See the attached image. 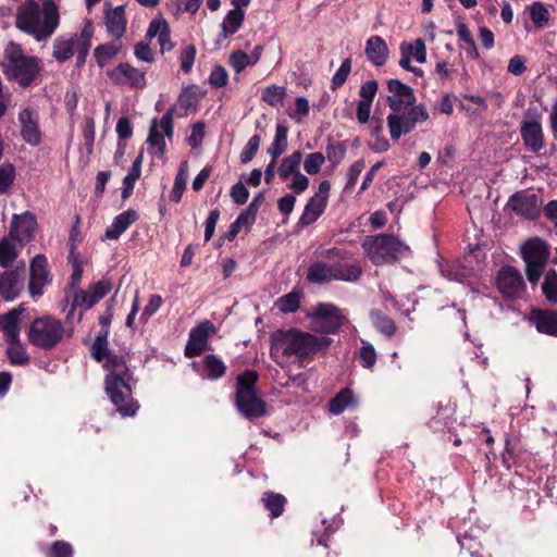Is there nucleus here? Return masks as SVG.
Segmentation results:
<instances>
[{
    "label": "nucleus",
    "instance_id": "1",
    "mask_svg": "<svg viewBox=\"0 0 557 557\" xmlns=\"http://www.w3.org/2000/svg\"><path fill=\"white\" fill-rule=\"evenodd\" d=\"M272 359L284 367L290 359L302 361L331 344V338L297 329L277 330L271 334Z\"/></svg>",
    "mask_w": 557,
    "mask_h": 557
},
{
    "label": "nucleus",
    "instance_id": "2",
    "mask_svg": "<svg viewBox=\"0 0 557 557\" xmlns=\"http://www.w3.org/2000/svg\"><path fill=\"white\" fill-rule=\"evenodd\" d=\"M60 24L59 8L53 0H25L16 10L15 26L36 41L48 40Z\"/></svg>",
    "mask_w": 557,
    "mask_h": 557
},
{
    "label": "nucleus",
    "instance_id": "3",
    "mask_svg": "<svg viewBox=\"0 0 557 557\" xmlns=\"http://www.w3.org/2000/svg\"><path fill=\"white\" fill-rule=\"evenodd\" d=\"M104 368L108 371L104 389L110 400L123 417L134 416L138 405L132 398V372L124 358L117 355H108Z\"/></svg>",
    "mask_w": 557,
    "mask_h": 557
},
{
    "label": "nucleus",
    "instance_id": "4",
    "mask_svg": "<svg viewBox=\"0 0 557 557\" xmlns=\"http://www.w3.org/2000/svg\"><path fill=\"white\" fill-rule=\"evenodd\" d=\"M2 65L5 75L15 79L22 87L29 86L40 70L39 60L36 57L26 55L21 46L14 42L5 47Z\"/></svg>",
    "mask_w": 557,
    "mask_h": 557
},
{
    "label": "nucleus",
    "instance_id": "5",
    "mask_svg": "<svg viewBox=\"0 0 557 557\" xmlns=\"http://www.w3.org/2000/svg\"><path fill=\"white\" fill-rule=\"evenodd\" d=\"M362 249L374 265H383L398 261L409 247L391 234L367 236Z\"/></svg>",
    "mask_w": 557,
    "mask_h": 557
},
{
    "label": "nucleus",
    "instance_id": "6",
    "mask_svg": "<svg viewBox=\"0 0 557 557\" xmlns=\"http://www.w3.org/2000/svg\"><path fill=\"white\" fill-rule=\"evenodd\" d=\"M73 327L65 329L62 322L51 315L36 318L28 330V341L41 349L54 348L65 336L71 337Z\"/></svg>",
    "mask_w": 557,
    "mask_h": 557
},
{
    "label": "nucleus",
    "instance_id": "7",
    "mask_svg": "<svg viewBox=\"0 0 557 557\" xmlns=\"http://www.w3.org/2000/svg\"><path fill=\"white\" fill-rule=\"evenodd\" d=\"M521 257L525 263L529 282H539L549 258L547 244L539 237L530 238L521 246Z\"/></svg>",
    "mask_w": 557,
    "mask_h": 557
},
{
    "label": "nucleus",
    "instance_id": "8",
    "mask_svg": "<svg viewBox=\"0 0 557 557\" xmlns=\"http://www.w3.org/2000/svg\"><path fill=\"white\" fill-rule=\"evenodd\" d=\"M428 119L429 112L424 104L393 111L386 117L391 138L398 140L403 135L411 133L416 128L417 123L425 122Z\"/></svg>",
    "mask_w": 557,
    "mask_h": 557
},
{
    "label": "nucleus",
    "instance_id": "9",
    "mask_svg": "<svg viewBox=\"0 0 557 557\" xmlns=\"http://www.w3.org/2000/svg\"><path fill=\"white\" fill-rule=\"evenodd\" d=\"M312 329L321 334L336 333L345 322V317L333 304H319L310 314Z\"/></svg>",
    "mask_w": 557,
    "mask_h": 557
},
{
    "label": "nucleus",
    "instance_id": "10",
    "mask_svg": "<svg viewBox=\"0 0 557 557\" xmlns=\"http://www.w3.org/2000/svg\"><path fill=\"white\" fill-rule=\"evenodd\" d=\"M496 284L500 294L510 299L519 298L525 287L520 271L510 265L503 267L498 271Z\"/></svg>",
    "mask_w": 557,
    "mask_h": 557
},
{
    "label": "nucleus",
    "instance_id": "11",
    "mask_svg": "<svg viewBox=\"0 0 557 557\" xmlns=\"http://www.w3.org/2000/svg\"><path fill=\"white\" fill-rule=\"evenodd\" d=\"M107 75L115 85H126L135 89H141L146 86L145 73L129 63H120L109 70Z\"/></svg>",
    "mask_w": 557,
    "mask_h": 557
},
{
    "label": "nucleus",
    "instance_id": "12",
    "mask_svg": "<svg viewBox=\"0 0 557 557\" xmlns=\"http://www.w3.org/2000/svg\"><path fill=\"white\" fill-rule=\"evenodd\" d=\"M112 285L108 280H100L89 286L88 289H77L74 293V307H81L84 310L90 309L107 294L110 293Z\"/></svg>",
    "mask_w": 557,
    "mask_h": 557
},
{
    "label": "nucleus",
    "instance_id": "13",
    "mask_svg": "<svg viewBox=\"0 0 557 557\" xmlns=\"http://www.w3.org/2000/svg\"><path fill=\"white\" fill-rule=\"evenodd\" d=\"M18 122L23 140L33 147L38 146L41 143L38 113L27 107L18 113Z\"/></svg>",
    "mask_w": 557,
    "mask_h": 557
},
{
    "label": "nucleus",
    "instance_id": "14",
    "mask_svg": "<svg viewBox=\"0 0 557 557\" xmlns=\"http://www.w3.org/2000/svg\"><path fill=\"white\" fill-rule=\"evenodd\" d=\"M237 410L249 420L258 419L267 413L265 403L257 395V391L235 395Z\"/></svg>",
    "mask_w": 557,
    "mask_h": 557
},
{
    "label": "nucleus",
    "instance_id": "15",
    "mask_svg": "<svg viewBox=\"0 0 557 557\" xmlns=\"http://www.w3.org/2000/svg\"><path fill=\"white\" fill-rule=\"evenodd\" d=\"M387 89L392 92V96L387 97V103L393 111L409 109L413 106L416 97L412 88L408 85L399 79H389L387 82Z\"/></svg>",
    "mask_w": 557,
    "mask_h": 557
},
{
    "label": "nucleus",
    "instance_id": "16",
    "mask_svg": "<svg viewBox=\"0 0 557 557\" xmlns=\"http://www.w3.org/2000/svg\"><path fill=\"white\" fill-rule=\"evenodd\" d=\"M158 126L164 132L165 136L171 138L173 135V108L169 109L163 116L161 117L159 124L157 119H153L150 128L149 135L147 138L148 145L157 148V152L162 156L165 151V141L163 136L158 132Z\"/></svg>",
    "mask_w": 557,
    "mask_h": 557
},
{
    "label": "nucleus",
    "instance_id": "17",
    "mask_svg": "<svg viewBox=\"0 0 557 557\" xmlns=\"http://www.w3.org/2000/svg\"><path fill=\"white\" fill-rule=\"evenodd\" d=\"M36 224V218L29 211H25L23 214H14L9 236L18 243L29 242L34 236Z\"/></svg>",
    "mask_w": 557,
    "mask_h": 557
},
{
    "label": "nucleus",
    "instance_id": "18",
    "mask_svg": "<svg viewBox=\"0 0 557 557\" xmlns=\"http://www.w3.org/2000/svg\"><path fill=\"white\" fill-rule=\"evenodd\" d=\"M25 272L24 265L16 267L12 271H7L0 276V296L11 301L15 299L23 289V275Z\"/></svg>",
    "mask_w": 557,
    "mask_h": 557
},
{
    "label": "nucleus",
    "instance_id": "19",
    "mask_svg": "<svg viewBox=\"0 0 557 557\" xmlns=\"http://www.w3.org/2000/svg\"><path fill=\"white\" fill-rule=\"evenodd\" d=\"M508 206L518 215L533 220L539 213V197L527 191L517 193L510 197Z\"/></svg>",
    "mask_w": 557,
    "mask_h": 557
},
{
    "label": "nucleus",
    "instance_id": "20",
    "mask_svg": "<svg viewBox=\"0 0 557 557\" xmlns=\"http://www.w3.org/2000/svg\"><path fill=\"white\" fill-rule=\"evenodd\" d=\"M47 258L37 255L30 263L29 293L33 297L42 295V288L48 282Z\"/></svg>",
    "mask_w": 557,
    "mask_h": 557
},
{
    "label": "nucleus",
    "instance_id": "21",
    "mask_svg": "<svg viewBox=\"0 0 557 557\" xmlns=\"http://www.w3.org/2000/svg\"><path fill=\"white\" fill-rule=\"evenodd\" d=\"M81 41V33H74L66 36H58L52 44V55L53 58L63 63L71 59L74 54L75 49L78 47Z\"/></svg>",
    "mask_w": 557,
    "mask_h": 557
},
{
    "label": "nucleus",
    "instance_id": "22",
    "mask_svg": "<svg viewBox=\"0 0 557 557\" xmlns=\"http://www.w3.org/2000/svg\"><path fill=\"white\" fill-rule=\"evenodd\" d=\"M520 135L528 151L539 152L544 147L541 123H521Z\"/></svg>",
    "mask_w": 557,
    "mask_h": 557
},
{
    "label": "nucleus",
    "instance_id": "23",
    "mask_svg": "<svg viewBox=\"0 0 557 557\" xmlns=\"http://www.w3.org/2000/svg\"><path fill=\"white\" fill-rule=\"evenodd\" d=\"M22 308H14L5 314L0 315V330L7 343H17L20 339V320Z\"/></svg>",
    "mask_w": 557,
    "mask_h": 557
},
{
    "label": "nucleus",
    "instance_id": "24",
    "mask_svg": "<svg viewBox=\"0 0 557 557\" xmlns=\"http://www.w3.org/2000/svg\"><path fill=\"white\" fill-rule=\"evenodd\" d=\"M146 37L149 39L158 37L161 53L170 51L174 47L173 42L171 41L170 25L165 20H152L147 29Z\"/></svg>",
    "mask_w": 557,
    "mask_h": 557
},
{
    "label": "nucleus",
    "instance_id": "25",
    "mask_svg": "<svg viewBox=\"0 0 557 557\" xmlns=\"http://www.w3.org/2000/svg\"><path fill=\"white\" fill-rule=\"evenodd\" d=\"M366 55L375 66H383L388 58V47L380 36H371L366 44Z\"/></svg>",
    "mask_w": 557,
    "mask_h": 557
},
{
    "label": "nucleus",
    "instance_id": "26",
    "mask_svg": "<svg viewBox=\"0 0 557 557\" xmlns=\"http://www.w3.org/2000/svg\"><path fill=\"white\" fill-rule=\"evenodd\" d=\"M104 22L108 33L116 39H120L126 30L125 9L117 5L113 10L106 12Z\"/></svg>",
    "mask_w": 557,
    "mask_h": 557
},
{
    "label": "nucleus",
    "instance_id": "27",
    "mask_svg": "<svg viewBox=\"0 0 557 557\" xmlns=\"http://www.w3.org/2000/svg\"><path fill=\"white\" fill-rule=\"evenodd\" d=\"M137 219L138 214L135 210H126L120 213L107 228L106 238L117 239Z\"/></svg>",
    "mask_w": 557,
    "mask_h": 557
},
{
    "label": "nucleus",
    "instance_id": "28",
    "mask_svg": "<svg viewBox=\"0 0 557 557\" xmlns=\"http://www.w3.org/2000/svg\"><path fill=\"white\" fill-rule=\"evenodd\" d=\"M532 321L540 333L557 335V312L549 310H535L532 312Z\"/></svg>",
    "mask_w": 557,
    "mask_h": 557
},
{
    "label": "nucleus",
    "instance_id": "29",
    "mask_svg": "<svg viewBox=\"0 0 557 557\" xmlns=\"http://www.w3.org/2000/svg\"><path fill=\"white\" fill-rule=\"evenodd\" d=\"M244 18L245 12L242 9H233L228 11L221 24V33L218 41L225 40L228 36L237 33L243 25Z\"/></svg>",
    "mask_w": 557,
    "mask_h": 557
},
{
    "label": "nucleus",
    "instance_id": "30",
    "mask_svg": "<svg viewBox=\"0 0 557 557\" xmlns=\"http://www.w3.org/2000/svg\"><path fill=\"white\" fill-rule=\"evenodd\" d=\"M94 35V25L90 21L86 22L83 29L81 30V41L78 47L75 49L76 54V66L82 67L88 57L91 47V37Z\"/></svg>",
    "mask_w": 557,
    "mask_h": 557
},
{
    "label": "nucleus",
    "instance_id": "31",
    "mask_svg": "<svg viewBox=\"0 0 557 557\" xmlns=\"http://www.w3.org/2000/svg\"><path fill=\"white\" fill-rule=\"evenodd\" d=\"M333 280L344 282H356L362 275V268L358 262L354 263H334L333 264Z\"/></svg>",
    "mask_w": 557,
    "mask_h": 557
},
{
    "label": "nucleus",
    "instance_id": "32",
    "mask_svg": "<svg viewBox=\"0 0 557 557\" xmlns=\"http://www.w3.org/2000/svg\"><path fill=\"white\" fill-rule=\"evenodd\" d=\"M333 264L315 261L308 268L307 280L311 283H326L333 280Z\"/></svg>",
    "mask_w": 557,
    "mask_h": 557
},
{
    "label": "nucleus",
    "instance_id": "33",
    "mask_svg": "<svg viewBox=\"0 0 557 557\" xmlns=\"http://www.w3.org/2000/svg\"><path fill=\"white\" fill-rule=\"evenodd\" d=\"M326 205L323 200H319L318 198L311 197L305 210L299 219V224L301 226H308L314 223L324 212Z\"/></svg>",
    "mask_w": 557,
    "mask_h": 557
},
{
    "label": "nucleus",
    "instance_id": "34",
    "mask_svg": "<svg viewBox=\"0 0 557 557\" xmlns=\"http://www.w3.org/2000/svg\"><path fill=\"white\" fill-rule=\"evenodd\" d=\"M354 393L349 388H344L330 401V411L333 414H341L347 407L356 406Z\"/></svg>",
    "mask_w": 557,
    "mask_h": 557
},
{
    "label": "nucleus",
    "instance_id": "35",
    "mask_svg": "<svg viewBox=\"0 0 557 557\" xmlns=\"http://www.w3.org/2000/svg\"><path fill=\"white\" fill-rule=\"evenodd\" d=\"M15 239L10 237L9 235L1 238L0 240V265L2 268L10 267L14 260L17 258V249Z\"/></svg>",
    "mask_w": 557,
    "mask_h": 557
},
{
    "label": "nucleus",
    "instance_id": "36",
    "mask_svg": "<svg viewBox=\"0 0 557 557\" xmlns=\"http://www.w3.org/2000/svg\"><path fill=\"white\" fill-rule=\"evenodd\" d=\"M302 160V153L300 151H294L290 156L285 157L278 168L280 177L286 181L292 175L299 171V165Z\"/></svg>",
    "mask_w": 557,
    "mask_h": 557
},
{
    "label": "nucleus",
    "instance_id": "37",
    "mask_svg": "<svg viewBox=\"0 0 557 557\" xmlns=\"http://www.w3.org/2000/svg\"><path fill=\"white\" fill-rule=\"evenodd\" d=\"M287 127L283 124H277L275 129V137L272 145L268 149V153L273 160H276L283 154L287 148Z\"/></svg>",
    "mask_w": 557,
    "mask_h": 557
},
{
    "label": "nucleus",
    "instance_id": "38",
    "mask_svg": "<svg viewBox=\"0 0 557 557\" xmlns=\"http://www.w3.org/2000/svg\"><path fill=\"white\" fill-rule=\"evenodd\" d=\"M261 500L264 507L271 512L272 518H277L283 513L286 498L282 494L265 492Z\"/></svg>",
    "mask_w": 557,
    "mask_h": 557
},
{
    "label": "nucleus",
    "instance_id": "39",
    "mask_svg": "<svg viewBox=\"0 0 557 557\" xmlns=\"http://www.w3.org/2000/svg\"><path fill=\"white\" fill-rule=\"evenodd\" d=\"M370 317L374 327L380 333L384 334L387 337H391L395 334L396 325L389 317L383 314L380 310L376 309L371 311Z\"/></svg>",
    "mask_w": 557,
    "mask_h": 557
},
{
    "label": "nucleus",
    "instance_id": "40",
    "mask_svg": "<svg viewBox=\"0 0 557 557\" xmlns=\"http://www.w3.org/2000/svg\"><path fill=\"white\" fill-rule=\"evenodd\" d=\"M187 181V161L181 163L178 172L174 180L173 188L170 193L171 201L178 203L186 188Z\"/></svg>",
    "mask_w": 557,
    "mask_h": 557
},
{
    "label": "nucleus",
    "instance_id": "41",
    "mask_svg": "<svg viewBox=\"0 0 557 557\" xmlns=\"http://www.w3.org/2000/svg\"><path fill=\"white\" fill-rule=\"evenodd\" d=\"M121 50V45L103 44L95 48L94 57L99 67H103L113 59Z\"/></svg>",
    "mask_w": 557,
    "mask_h": 557
},
{
    "label": "nucleus",
    "instance_id": "42",
    "mask_svg": "<svg viewBox=\"0 0 557 557\" xmlns=\"http://www.w3.org/2000/svg\"><path fill=\"white\" fill-rule=\"evenodd\" d=\"M207 375L211 380H216L225 374L226 366L215 355H208L203 359Z\"/></svg>",
    "mask_w": 557,
    "mask_h": 557
},
{
    "label": "nucleus",
    "instance_id": "43",
    "mask_svg": "<svg viewBox=\"0 0 557 557\" xmlns=\"http://www.w3.org/2000/svg\"><path fill=\"white\" fill-rule=\"evenodd\" d=\"M258 381V373L252 370H247L237 376L235 395L244 392L256 391V383Z\"/></svg>",
    "mask_w": 557,
    "mask_h": 557
},
{
    "label": "nucleus",
    "instance_id": "44",
    "mask_svg": "<svg viewBox=\"0 0 557 557\" xmlns=\"http://www.w3.org/2000/svg\"><path fill=\"white\" fill-rule=\"evenodd\" d=\"M8 344L7 356L12 364L23 366L29 361V356L20 339H17V343Z\"/></svg>",
    "mask_w": 557,
    "mask_h": 557
},
{
    "label": "nucleus",
    "instance_id": "45",
    "mask_svg": "<svg viewBox=\"0 0 557 557\" xmlns=\"http://www.w3.org/2000/svg\"><path fill=\"white\" fill-rule=\"evenodd\" d=\"M542 292L548 301L557 304V272L555 270L546 273Z\"/></svg>",
    "mask_w": 557,
    "mask_h": 557
},
{
    "label": "nucleus",
    "instance_id": "46",
    "mask_svg": "<svg viewBox=\"0 0 557 557\" xmlns=\"http://www.w3.org/2000/svg\"><path fill=\"white\" fill-rule=\"evenodd\" d=\"M285 96L286 89L283 86L272 85L262 91V100L272 107L282 104Z\"/></svg>",
    "mask_w": 557,
    "mask_h": 557
},
{
    "label": "nucleus",
    "instance_id": "47",
    "mask_svg": "<svg viewBox=\"0 0 557 557\" xmlns=\"http://www.w3.org/2000/svg\"><path fill=\"white\" fill-rule=\"evenodd\" d=\"M346 154V147L343 143L330 140L326 146L325 158L333 164H339Z\"/></svg>",
    "mask_w": 557,
    "mask_h": 557
},
{
    "label": "nucleus",
    "instance_id": "48",
    "mask_svg": "<svg viewBox=\"0 0 557 557\" xmlns=\"http://www.w3.org/2000/svg\"><path fill=\"white\" fill-rule=\"evenodd\" d=\"M324 162L325 156L322 152H312L307 154L304 162V169L308 174L313 175L320 172Z\"/></svg>",
    "mask_w": 557,
    "mask_h": 557
},
{
    "label": "nucleus",
    "instance_id": "49",
    "mask_svg": "<svg viewBox=\"0 0 557 557\" xmlns=\"http://www.w3.org/2000/svg\"><path fill=\"white\" fill-rule=\"evenodd\" d=\"M15 178V169L11 163H3L0 166V194L9 190Z\"/></svg>",
    "mask_w": 557,
    "mask_h": 557
},
{
    "label": "nucleus",
    "instance_id": "50",
    "mask_svg": "<svg viewBox=\"0 0 557 557\" xmlns=\"http://www.w3.org/2000/svg\"><path fill=\"white\" fill-rule=\"evenodd\" d=\"M351 71V60L345 59L336 71V73L332 77L331 88L336 90L341 86H343Z\"/></svg>",
    "mask_w": 557,
    "mask_h": 557
},
{
    "label": "nucleus",
    "instance_id": "51",
    "mask_svg": "<svg viewBox=\"0 0 557 557\" xmlns=\"http://www.w3.org/2000/svg\"><path fill=\"white\" fill-rule=\"evenodd\" d=\"M212 327L213 325L209 321H206L190 331L189 339L206 349L208 331Z\"/></svg>",
    "mask_w": 557,
    "mask_h": 557
},
{
    "label": "nucleus",
    "instance_id": "52",
    "mask_svg": "<svg viewBox=\"0 0 557 557\" xmlns=\"http://www.w3.org/2000/svg\"><path fill=\"white\" fill-rule=\"evenodd\" d=\"M530 13L533 23L540 28L548 22L549 13L541 2H534L530 8Z\"/></svg>",
    "mask_w": 557,
    "mask_h": 557
},
{
    "label": "nucleus",
    "instance_id": "53",
    "mask_svg": "<svg viewBox=\"0 0 557 557\" xmlns=\"http://www.w3.org/2000/svg\"><path fill=\"white\" fill-rule=\"evenodd\" d=\"M261 138L259 135H253L249 138L248 143L240 152L242 163L250 162L260 147Z\"/></svg>",
    "mask_w": 557,
    "mask_h": 557
},
{
    "label": "nucleus",
    "instance_id": "54",
    "mask_svg": "<svg viewBox=\"0 0 557 557\" xmlns=\"http://www.w3.org/2000/svg\"><path fill=\"white\" fill-rule=\"evenodd\" d=\"M276 306L282 312H295L299 308V296L296 293L284 295L277 299Z\"/></svg>",
    "mask_w": 557,
    "mask_h": 557
},
{
    "label": "nucleus",
    "instance_id": "55",
    "mask_svg": "<svg viewBox=\"0 0 557 557\" xmlns=\"http://www.w3.org/2000/svg\"><path fill=\"white\" fill-rule=\"evenodd\" d=\"M228 63L236 73H240L247 66L251 65L248 54L243 50L234 51L228 58Z\"/></svg>",
    "mask_w": 557,
    "mask_h": 557
},
{
    "label": "nucleus",
    "instance_id": "56",
    "mask_svg": "<svg viewBox=\"0 0 557 557\" xmlns=\"http://www.w3.org/2000/svg\"><path fill=\"white\" fill-rule=\"evenodd\" d=\"M208 81L212 87L221 88L227 84L228 74L222 65H214Z\"/></svg>",
    "mask_w": 557,
    "mask_h": 557
},
{
    "label": "nucleus",
    "instance_id": "57",
    "mask_svg": "<svg viewBox=\"0 0 557 557\" xmlns=\"http://www.w3.org/2000/svg\"><path fill=\"white\" fill-rule=\"evenodd\" d=\"M360 364L366 369H371L376 361V352L371 344L363 345L359 350Z\"/></svg>",
    "mask_w": 557,
    "mask_h": 557
},
{
    "label": "nucleus",
    "instance_id": "58",
    "mask_svg": "<svg viewBox=\"0 0 557 557\" xmlns=\"http://www.w3.org/2000/svg\"><path fill=\"white\" fill-rule=\"evenodd\" d=\"M364 166H366L364 160H357L356 162H354L350 165V168L348 169V172H347V183H346V187H345L346 189H350L356 185L358 177L361 174V172L363 171Z\"/></svg>",
    "mask_w": 557,
    "mask_h": 557
},
{
    "label": "nucleus",
    "instance_id": "59",
    "mask_svg": "<svg viewBox=\"0 0 557 557\" xmlns=\"http://www.w3.org/2000/svg\"><path fill=\"white\" fill-rule=\"evenodd\" d=\"M407 46H410L411 58L418 63H424L426 61V47L423 39L417 38L412 42H407Z\"/></svg>",
    "mask_w": 557,
    "mask_h": 557
},
{
    "label": "nucleus",
    "instance_id": "60",
    "mask_svg": "<svg viewBox=\"0 0 557 557\" xmlns=\"http://www.w3.org/2000/svg\"><path fill=\"white\" fill-rule=\"evenodd\" d=\"M195 57L196 47L194 45H188L185 47L181 54V69L183 72L188 73L191 70L195 62Z\"/></svg>",
    "mask_w": 557,
    "mask_h": 557
},
{
    "label": "nucleus",
    "instance_id": "61",
    "mask_svg": "<svg viewBox=\"0 0 557 557\" xmlns=\"http://www.w3.org/2000/svg\"><path fill=\"white\" fill-rule=\"evenodd\" d=\"M230 195L236 205H244L249 198V191L242 182L232 186Z\"/></svg>",
    "mask_w": 557,
    "mask_h": 557
},
{
    "label": "nucleus",
    "instance_id": "62",
    "mask_svg": "<svg viewBox=\"0 0 557 557\" xmlns=\"http://www.w3.org/2000/svg\"><path fill=\"white\" fill-rule=\"evenodd\" d=\"M162 297L160 295H152L148 304L145 306L140 319L147 321L153 313H156L162 306Z\"/></svg>",
    "mask_w": 557,
    "mask_h": 557
},
{
    "label": "nucleus",
    "instance_id": "63",
    "mask_svg": "<svg viewBox=\"0 0 557 557\" xmlns=\"http://www.w3.org/2000/svg\"><path fill=\"white\" fill-rule=\"evenodd\" d=\"M134 53L137 60L139 61H144L147 63H152L154 61L151 48L149 47L148 44L144 41H139L138 44H136Z\"/></svg>",
    "mask_w": 557,
    "mask_h": 557
},
{
    "label": "nucleus",
    "instance_id": "64",
    "mask_svg": "<svg viewBox=\"0 0 557 557\" xmlns=\"http://www.w3.org/2000/svg\"><path fill=\"white\" fill-rule=\"evenodd\" d=\"M73 548L64 541H57L52 544L50 557H72Z\"/></svg>",
    "mask_w": 557,
    "mask_h": 557
}]
</instances>
